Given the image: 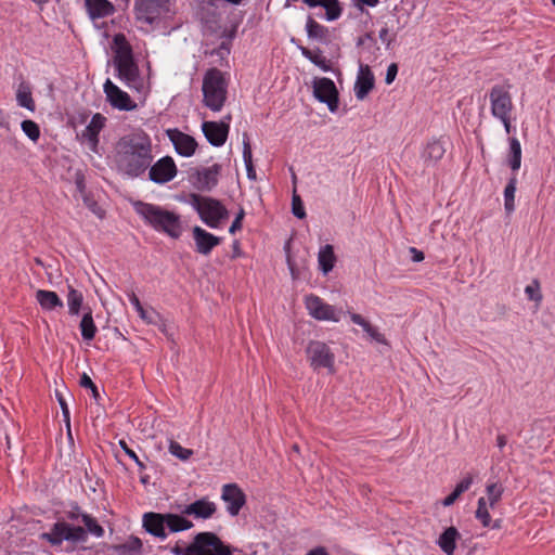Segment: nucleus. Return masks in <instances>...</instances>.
Segmentation results:
<instances>
[{"instance_id":"f257e3e1","label":"nucleus","mask_w":555,"mask_h":555,"mask_svg":"<svg viewBox=\"0 0 555 555\" xmlns=\"http://www.w3.org/2000/svg\"><path fill=\"white\" fill-rule=\"evenodd\" d=\"M152 160L151 139L144 133L125 135L116 144V166L131 178L145 172Z\"/></svg>"},{"instance_id":"f03ea898","label":"nucleus","mask_w":555,"mask_h":555,"mask_svg":"<svg viewBox=\"0 0 555 555\" xmlns=\"http://www.w3.org/2000/svg\"><path fill=\"white\" fill-rule=\"evenodd\" d=\"M81 521L86 528L73 526L66 521H57L52 526L49 532L42 534V538L49 541L52 545H60L63 541L72 543L86 542L88 533H91L96 538L103 537L104 529L93 517L88 514H82Z\"/></svg>"},{"instance_id":"7ed1b4c3","label":"nucleus","mask_w":555,"mask_h":555,"mask_svg":"<svg viewBox=\"0 0 555 555\" xmlns=\"http://www.w3.org/2000/svg\"><path fill=\"white\" fill-rule=\"evenodd\" d=\"M133 208L156 231L164 232L172 238H178L181 235L180 217L173 211L141 201L134 202Z\"/></svg>"},{"instance_id":"20e7f679","label":"nucleus","mask_w":555,"mask_h":555,"mask_svg":"<svg viewBox=\"0 0 555 555\" xmlns=\"http://www.w3.org/2000/svg\"><path fill=\"white\" fill-rule=\"evenodd\" d=\"M185 516L182 515V511L180 514L149 512L143 515V528L150 534L165 540L169 533L186 531L194 527Z\"/></svg>"},{"instance_id":"39448f33","label":"nucleus","mask_w":555,"mask_h":555,"mask_svg":"<svg viewBox=\"0 0 555 555\" xmlns=\"http://www.w3.org/2000/svg\"><path fill=\"white\" fill-rule=\"evenodd\" d=\"M114 42L117 46L114 55V65L118 73V78L125 82L130 89L140 90L142 88V80L140 78L139 67L134 63L132 49L122 34L114 37Z\"/></svg>"},{"instance_id":"423d86ee","label":"nucleus","mask_w":555,"mask_h":555,"mask_svg":"<svg viewBox=\"0 0 555 555\" xmlns=\"http://www.w3.org/2000/svg\"><path fill=\"white\" fill-rule=\"evenodd\" d=\"M227 88L228 83L219 69L207 70L202 86L205 106L212 112H220L227 100Z\"/></svg>"},{"instance_id":"0eeeda50","label":"nucleus","mask_w":555,"mask_h":555,"mask_svg":"<svg viewBox=\"0 0 555 555\" xmlns=\"http://www.w3.org/2000/svg\"><path fill=\"white\" fill-rule=\"evenodd\" d=\"M504 487L501 482L493 481L486 486V496L478 499L477 509L475 512V517L478 521H480L482 527L491 529L502 528L503 520L501 518L492 520L489 509L496 507L502 499Z\"/></svg>"},{"instance_id":"6e6552de","label":"nucleus","mask_w":555,"mask_h":555,"mask_svg":"<svg viewBox=\"0 0 555 555\" xmlns=\"http://www.w3.org/2000/svg\"><path fill=\"white\" fill-rule=\"evenodd\" d=\"M191 206L198 212L202 221L210 228H218L229 217L228 209L220 201L198 194L190 195Z\"/></svg>"},{"instance_id":"1a4fd4ad","label":"nucleus","mask_w":555,"mask_h":555,"mask_svg":"<svg viewBox=\"0 0 555 555\" xmlns=\"http://www.w3.org/2000/svg\"><path fill=\"white\" fill-rule=\"evenodd\" d=\"M134 11L139 22L151 25L169 12V0H135Z\"/></svg>"},{"instance_id":"9d476101","label":"nucleus","mask_w":555,"mask_h":555,"mask_svg":"<svg viewBox=\"0 0 555 555\" xmlns=\"http://www.w3.org/2000/svg\"><path fill=\"white\" fill-rule=\"evenodd\" d=\"M307 356L310 365L314 370L324 367L330 373L334 372L335 356L325 343L319 340L310 341L307 347Z\"/></svg>"},{"instance_id":"9b49d317","label":"nucleus","mask_w":555,"mask_h":555,"mask_svg":"<svg viewBox=\"0 0 555 555\" xmlns=\"http://www.w3.org/2000/svg\"><path fill=\"white\" fill-rule=\"evenodd\" d=\"M313 95L320 102L325 103L332 113L338 109V91L334 81L330 78H315L313 80Z\"/></svg>"},{"instance_id":"f8f14e48","label":"nucleus","mask_w":555,"mask_h":555,"mask_svg":"<svg viewBox=\"0 0 555 555\" xmlns=\"http://www.w3.org/2000/svg\"><path fill=\"white\" fill-rule=\"evenodd\" d=\"M305 304L312 318L320 321H339L338 311L333 306L324 302L319 296L313 294L306 296Z\"/></svg>"},{"instance_id":"ddd939ff","label":"nucleus","mask_w":555,"mask_h":555,"mask_svg":"<svg viewBox=\"0 0 555 555\" xmlns=\"http://www.w3.org/2000/svg\"><path fill=\"white\" fill-rule=\"evenodd\" d=\"M489 98L491 103V113L494 117L511 115L513 111V102L509 91L504 86L496 85L492 87Z\"/></svg>"},{"instance_id":"4468645a","label":"nucleus","mask_w":555,"mask_h":555,"mask_svg":"<svg viewBox=\"0 0 555 555\" xmlns=\"http://www.w3.org/2000/svg\"><path fill=\"white\" fill-rule=\"evenodd\" d=\"M177 175V166L170 156H165L150 167V180L157 184L171 181Z\"/></svg>"},{"instance_id":"2eb2a0df","label":"nucleus","mask_w":555,"mask_h":555,"mask_svg":"<svg viewBox=\"0 0 555 555\" xmlns=\"http://www.w3.org/2000/svg\"><path fill=\"white\" fill-rule=\"evenodd\" d=\"M106 99L109 104L119 111H133L137 108V104L131 100L129 94L118 88L109 79H107L103 86Z\"/></svg>"},{"instance_id":"dca6fc26","label":"nucleus","mask_w":555,"mask_h":555,"mask_svg":"<svg viewBox=\"0 0 555 555\" xmlns=\"http://www.w3.org/2000/svg\"><path fill=\"white\" fill-rule=\"evenodd\" d=\"M221 500L227 504L231 516H237L246 503V495L236 483H227L222 487Z\"/></svg>"},{"instance_id":"f3484780","label":"nucleus","mask_w":555,"mask_h":555,"mask_svg":"<svg viewBox=\"0 0 555 555\" xmlns=\"http://www.w3.org/2000/svg\"><path fill=\"white\" fill-rule=\"evenodd\" d=\"M220 168V165L215 164L211 167L196 170L191 176L194 188L199 191H210L218 183Z\"/></svg>"},{"instance_id":"a211bd4d","label":"nucleus","mask_w":555,"mask_h":555,"mask_svg":"<svg viewBox=\"0 0 555 555\" xmlns=\"http://www.w3.org/2000/svg\"><path fill=\"white\" fill-rule=\"evenodd\" d=\"M167 135L179 155L190 157L195 153L197 142L193 137L183 133L178 129H168Z\"/></svg>"},{"instance_id":"6ab92c4d","label":"nucleus","mask_w":555,"mask_h":555,"mask_svg":"<svg viewBox=\"0 0 555 555\" xmlns=\"http://www.w3.org/2000/svg\"><path fill=\"white\" fill-rule=\"evenodd\" d=\"M217 512V505L208 498H202L182 508V515L194 516L197 519H209Z\"/></svg>"},{"instance_id":"aec40b11","label":"nucleus","mask_w":555,"mask_h":555,"mask_svg":"<svg viewBox=\"0 0 555 555\" xmlns=\"http://www.w3.org/2000/svg\"><path fill=\"white\" fill-rule=\"evenodd\" d=\"M202 130L211 145L221 146L228 139L229 125L225 122L204 121Z\"/></svg>"},{"instance_id":"412c9836","label":"nucleus","mask_w":555,"mask_h":555,"mask_svg":"<svg viewBox=\"0 0 555 555\" xmlns=\"http://www.w3.org/2000/svg\"><path fill=\"white\" fill-rule=\"evenodd\" d=\"M374 75L369 65H360L358 77L354 83V94L360 101L364 100L374 88Z\"/></svg>"},{"instance_id":"4be33fe9","label":"nucleus","mask_w":555,"mask_h":555,"mask_svg":"<svg viewBox=\"0 0 555 555\" xmlns=\"http://www.w3.org/2000/svg\"><path fill=\"white\" fill-rule=\"evenodd\" d=\"M193 238L196 246V251L202 255H209L214 247L221 243V237L216 236L201 227H194Z\"/></svg>"},{"instance_id":"5701e85b","label":"nucleus","mask_w":555,"mask_h":555,"mask_svg":"<svg viewBox=\"0 0 555 555\" xmlns=\"http://www.w3.org/2000/svg\"><path fill=\"white\" fill-rule=\"evenodd\" d=\"M105 117L96 113L92 116L90 122L82 131V138L88 140L89 146L92 151L96 150L99 143V133L105 125Z\"/></svg>"},{"instance_id":"b1692460","label":"nucleus","mask_w":555,"mask_h":555,"mask_svg":"<svg viewBox=\"0 0 555 555\" xmlns=\"http://www.w3.org/2000/svg\"><path fill=\"white\" fill-rule=\"evenodd\" d=\"M85 5L91 20L106 17L115 12L113 3L108 0H85Z\"/></svg>"},{"instance_id":"393cba45","label":"nucleus","mask_w":555,"mask_h":555,"mask_svg":"<svg viewBox=\"0 0 555 555\" xmlns=\"http://www.w3.org/2000/svg\"><path fill=\"white\" fill-rule=\"evenodd\" d=\"M460 539V532L455 527L447 528L438 538V545L447 555H453L456 548V542Z\"/></svg>"},{"instance_id":"a878e982","label":"nucleus","mask_w":555,"mask_h":555,"mask_svg":"<svg viewBox=\"0 0 555 555\" xmlns=\"http://www.w3.org/2000/svg\"><path fill=\"white\" fill-rule=\"evenodd\" d=\"M444 153V143L441 140L434 139L426 144L422 158L427 164H436L443 157Z\"/></svg>"},{"instance_id":"bb28decb","label":"nucleus","mask_w":555,"mask_h":555,"mask_svg":"<svg viewBox=\"0 0 555 555\" xmlns=\"http://www.w3.org/2000/svg\"><path fill=\"white\" fill-rule=\"evenodd\" d=\"M36 300L43 310L52 311L63 307V301L55 292L38 289L36 292Z\"/></svg>"},{"instance_id":"cd10ccee","label":"nucleus","mask_w":555,"mask_h":555,"mask_svg":"<svg viewBox=\"0 0 555 555\" xmlns=\"http://www.w3.org/2000/svg\"><path fill=\"white\" fill-rule=\"evenodd\" d=\"M335 261L336 257L332 245H325L320 249L318 255V262L321 271L324 274H327L330 271L333 270Z\"/></svg>"},{"instance_id":"c85d7f7f","label":"nucleus","mask_w":555,"mask_h":555,"mask_svg":"<svg viewBox=\"0 0 555 555\" xmlns=\"http://www.w3.org/2000/svg\"><path fill=\"white\" fill-rule=\"evenodd\" d=\"M79 327L81 331V336L85 340H91L94 338L96 333V326L94 324L92 312L90 309H88V311L83 313Z\"/></svg>"},{"instance_id":"c756f323","label":"nucleus","mask_w":555,"mask_h":555,"mask_svg":"<svg viewBox=\"0 0 555 555\" xmlns=\"http://www.w3.org/2000/svg\"><path fill=\"white\" fill-rule=\"evenodd\" d=\"M83 302V295L73 286H68L67 306L72 315H78Z\"/></svg>"},{"instance_id":"7c9ffc66","label":"nucleus","mask_w":555,"mask_h":555,"mask_svg":"<svg viewBox=\"0 0 555 555\" xmlns=\"http://www.w3.org/2000/svg\"><path fill=\"white\" fill-rule=\"evenodd\" d=\"M508 165L513 171L518 170L521 165V145L518 139L516 138L509 139Z\"/></svg>"},{"instance_id":"2f4dec72","label":"nucleus","mask_w":555,"mask_h":555,"mask_svg":"<svg viewBox=\"0 0 555 555\" xmlns=\"http://www.w3.org/2000/svg\"><path fill=\"white\" fill-rule=\"evenodd\" d=\"M517 179L513 176L504 190V208L507 214L515 210V193H516Z\"/></svg>"},{"instance_id":"473e14b6","label":"nucleus","mask_w":555,"mask_h":555,"mask_svg":"<svg viewBox=\"0 0 555 555\" xmlns=\"http://www.w3.org/2000/svg\"><path fill=\"white\" fill-rule=\"evenodd\" d=\"M243 158L247 170V177L251 180L256 179V171L253 166V154L249 138L246 133L243 137Z\"/></svg>"},{"instance_id":"72a5a7b5","label":"nucleus","mask_w":555,"mask_h":555,"mask_svg":"<svg viewBox=\"0 0 555 555\" xmlns=\"http://www.w3.org/2000/svg\"><path fill=\"white\" fill-rule=\"evenodd\" d=\"M16 100L18 102V105H21L22 107H25L30 112L35 111L36 105L31 96V92L27 86H20L16 93Z\"/></svg>"},{"instance_id":"f704fd0d","label":"nucleus","mask_w":555,"mask_h":555,"mask_svg":"<svg viewBox=\"0 0 555 555\" xmlns=\"http://www.w3.org/2000/svg\"><path fill=\"white\" fill-rule=\"evenodd\" d=\"M306 28L309 38L323 40L326 37L327 29L312 17L308 18Z\"/></svg>"},{"instance_id":"c9c22d12","label":"nucleus","mask_w":555,"mask_h":555,"mask_svg":"<svg viewBox=\"0 0 555 555\" xmlns=\"http://www.w3.org/2000/svg\"><path fill=\"white\" fill-rule=\"evenodd\" d=\"M142 547V542L139 538L131 537L126 543L116 546L119 555H127L128 553H139Z\"/></svg>"},{"instance_id":"e433bc0d","label":"nucleus","mask_w":555,"mask_h":555,"mask_svg":"<svg viewBox=\"0 0 555 555\" xmlns=\"http://www.w3.org/2000/svg\"><path fill=\"white\" fill-rule=\"evenodd\" d=\"M322 7L326 11V18L328 21L337 20L341 14V8L338 0H324Z\"/></svg>"},{"instance_id":"4c0bfd02","label":"nucleus","mask_w":555,"mask_h":555,"mask_svg":"<svg viewBox=\"0 0 555 555\" xmlns=\"http://www.w3.org/2000/svg\"><path fill=\"white\" fill-rule=\"evenodd\" d=\"M169 452L182 461L189 460L193 454V451L191 449L183 448L180 443H178L175 440H171L169 442Z\"/></svg>"},{"instance_id":"58836bf2","label":"nucleus","mask_w":555,"mask_h":555,"mask_svg":"<svg viewBox=\"0 0 555 555\" xmlns=\"http://www.w3.org/2000/svg\"><path fill=\"white\" fill-rule=\"evenodd\" d=\"M23 132L34 142H37L40 137L39 126L30 120H24L21 125Z\"/></svg>"},{"instance_id":"ea45409f","label":"nucleus","mask_w":555,"mask_h":555,"mask_svg":"<svg viewBox=\"0 0 555 555\" xmlns=\"http://www.w3.org/2000/svg\"><path fill=\"white\" fill-rule=\"evenodd\" d=\"M137 312L139 313V317L142 319V321H144L146 324H157L160 319L159 313L152 307H142Z\"/></svg>"},{"instance_id":"a19ab883","label":"nucleus","mask_w":555,"mask_h":555,"mask_svg":"<svg viewBox=\"0 0 555 555\" xmlns=\"http://www.w3.org/2000/svg\"><path fill=\"white\" fill-rule=\"evenodd\" d=\"M525 293L527 294L530 300L540 304L542 301V293L540 291V283L538 280H533L531 284L527 285L525 288Z\"/></svg>"},{"instance_id":"79ce46f5","label":"nucleus","mask_w":555,"mask_h":555,"mask_svg":"<svg viewBox=\"0 0 555 555\" xmlns=\"http://www.w3.org/2000/svg\"><path fill=\"white\" fill-rule=\"evenodd\" d=\"M292 212L299 219H304L306 217L302 201L300 196L296 193V191H294L292 197Z\"/></svg>"},{"instance_id":"37998d69","label":"nucleus","mask_w":555,"mask_h":555,"mask_svg":"<svg viewBox=\"0 0 555 555\" xmlns=\"http://www.w3.org/2000/svg\"><path fill=\"white\" fill-rule=\"evenodd\" d=\"M79 385L81 387H83V388H89L92 391L93 398L95 400H99V398H100L99 390H98L96 386L94 385V383L92 382V379L90 378V376L87 373H83L81 375Z\"/></svg>"},{"instance_id":"c03bdc74","label":"nucleus","mask_w":555,"mask_h":555,"mask_svg":"<svg viewBox=\"0 0 555 555\" xmlns=\"http://www.w3.org/2000/svg\"><path fill=\"white\" fill-rule=\"evenodd\" d=\"M119 446H120V448L125 451V453H126L130 459H132V460L135 462V464L138 465V467H139V469H140V470H144V469H145V465H144V463L140 461V459L138 457V455L135 454V452H134L132 449H130V448L128 447V444L126 443V441H125V440H120V441H119Z\"/></svg>"},{"instance_id":"a18cd8bd","label":"nucleus","mask_w":555,"mask_h":555,"mask_svg":"<svg viewBox=\"0 0 555 555\" xmlns=\"http://www.w3.org/2000/svg\"><path fill=\"white\" fill-rule=\"evenodd\" d=\"M474 481V478L470 474H467L454 488V492L460 496L462 493L467 491L472 483Z\"/></svg>"},{"instance_id":"49530a36","label":"nucleus","mask_w":555,"mask_h":555,"mask_svg":"<svg viewBox=\"0 0 555 555\" xmlns=\"http://www.w3.org/2000/svg\"><path fill=\"white\" fill-rule=\"evenodd\" d=\"M55 396H56V399H57L59 404L61 406L64 421L67 424V426L69 427V410H68L67 403H66V401H65V399H64V397H63L61 391L55 390Z\"/></svg>"},{"instance_id":"de8ad7c7","label":"nucleus","mask_w":555,"mask_h":555,"mask_svg":"<svg viewBox=\"0 0 555 555\" xmlns=\"http://www.w3.org/2000/svg\"><path fill=\"white\" fill-rule=\"evenodd\" d=\"M300 52L301 54L308 59L310 62H312L314 65L318 64V61L321 60L323 57V55L321 54V51L318 50L317 52H313L311 50H309L308 48H305V47H300Z\"/></svg>"},{"instance_id":"09e8293b","label":"nucleus","mask_w":555,"mask_h":555,"mask_svg":"<svg viewBox=\"0 0 555 555\" xmlns=\"http://www.w3.org/2000/svg\"><path fill=\"white\" fill-rule=\"evenodd\" d=\"M349 315H350L351 321L354 324L360 325L365 333H367V331L372 327V324L369 321H366L361 314L350 312Z\"/></svg>"},{"instance_id":"8fccbe9b","label":"nucleus","mask_w":555,"mask_h":555,"mask_svg":"<svg viewBox=\"0 0 555 555\" xmlns=\"http://www.w3.org/2000/svg\"><path fill=\"white\" fill-rule=\"evenodd\" d=\"M349 315H350L351 321L354 324L360 325L365 333H367V331L372 327V324L369 321H366L361 314L350 312Z\"/></svg>"},{"instance_id":"3c124183","label":"nucleus","mask_w":555,"mask_h":555,"mask_svg":"<svg viewBox=\"0 0 555 555\" xmlns=\"http://www.w3.org/2000/svg\"><path fill=\"white\" fill-rule=\"evenodd\" d=\"M244 209H241L229 229V232L231 234H234L236 231L242 229V220L244 218Z\"/></svg>"},{"instance_id":"603ef678","label":"nucleus","mask_w":555,"mask_h":555,"mask_svg":"<svg viewBox=\"0 0 555 555\" xmlns=\"http://www.w3.org/2000/svg\"><path fill=\"white\" fill-rule=\"evenodd\" d=\"M397 74H398V65L396 63H391L387 68L385 82L387 85L392 83V81L396 79Z\"/></svg>"},{"instance_id":"864d4df0","label":"nucleus","mask_w":555,"mask_h":555,"mask_svg":"<svg viewBox=\"0 0 555 555\" xmlns=\"http://www.w3.org/2000/svg\"><path fill=\"white\" fill-rule=\"evenodd\" d=\"M373 340L377 341V343H380V344H385L386 343V339H385V336L383 334H380L378 332V330L376 327H374L372 325V327L367 331L366 333Z\"/></svg>"},{"instance_id":"5fc2aeb1","label":"nucleus","mask_w":555,"mask_h":555,"mask_svg":"<svg viewBox=\"0 0 555 555\" xmlns=\"http://www.w3.org/2000/svg\"><path fill=\"white\" fill-rule=\"evenodd\" d=\"M85 203L92 210V212L95 214L99 218L104 217V210L100 206H98V204L95 202H92V201H89L86 198Z\"/></svg>"},{"instance_id":"6e6d98bb","label":"nucleus","mask_w":555,"mask_h":555,"mask_svg":"<svg viewBox=\"0 0 555 555\" xmlns=\"http://www.w3.org/2000/svg\"><path fill=\"white\" fill-rule=\"evenodd\" d=\"M171 553L173 555H185L188 554V545L185 546L181 541H177L171 547Z\"/></svg>"},{"instance_id":"4d7b16f0","label":"nucleus","mask_w":555,"mask_h":555,"mask_svg":"<svg viewBox=\"0 0 555 555\" xmlns=\"http://www.w3.org/2000/svg\"><path fill=\"white\" fill-rule=\"evenodd\" d=\"M378 37L379 39L387 44V47H389L391 44V42L393 41L392 38L389 37V30L387 27H383L380 30H379V34H378Z\"/></svg>"},{"instance_id":"13d9d810","label":"nucleus","mask_w":555,"mask_h":555,"mask_svg":"<svg viewBox=\"0 0 555 555\" xmlns=\"http://www.w3.org/2000/svg\"><path fill=\"white\" fill-rule=\"evenodd\" d=\"M460 496L454 492L452 491L449 495H447L443 501H442V505L443 506H451L452 504H454V502L459 499Z\"/></svg>"},{"instance_id":"bf43d9fd","label":"nucleus","mask_w":555,"mask_h":555,"mask_svg":"<svg viewBox=\"0 0 555 555\" xmlns=\"http://www.w3.org/2000/svg\"><path fill=\"white\" fill-rule=\"evenodd\" d=\"M129 296V300L130 302L132 304V306L134 307V309L138 311L139 309H141L143 306L140 301V299L138 298V296L134 294V292H130L128 294Z\"/></svg>"},{"instance_id":"052dcab7","label":"nucleus","mask_w":555,"mask_h":555,"mask_svg":"<svg viewBox=\"0 0 555 555\" xmlns=\"http://www.w3.org/2000/svg\"><path fill=\"white\" fill-rule=\"evenodd\" d=\"M82 514H83V513H80V512H79V508H78V507H76V508H74L73 511L67 512L66 516H67V518H68V519H70V520H78L79 518H81V515H82Z\"/></svg>"},{"instance_id":"680f3d73","label":"nucleus","mask_w":555,"mask_h":555,"mask_svg":"<svg viewBox=\"0 0 555 555\" xmlns=\"http://www.w3.org/2000/svg\"><path fill=\"white\" fill-rule=\"evenodd\" d=\"M504 125V129L506 133L511 132L512 125H511V115H505L504 117H498Z\"/></svg>"},{"instance_id":"e2e57ef3","label":"nucleus","mask_w":555,"mask_h":555,"mask_svg":"<svg viewBox=\"0 0 555 555\" xmlns=\"http://www.w3.org/2000/svg\"><path fill=\"white\" fill-rule=\"evenodd\" d=\"M317 66L320 67L324 72H328L331 69L328 61L324 56L318 61Z\"/></svg>"},{"instance_id":"0e129e2a","label":"nucleus","mask_w":555,"mask_h":555,"mask_svg":"<svg viewBox=\"0 0 555 555\" xmlns=\"http://www.w3.org/2000/svg\"><path fill=\"white\" fill-rule=\"evenodd\" d=\"M411 253L414 254L413 260L416 262H420L424 259V254L421 250H417L416 248L412 247Z\"/></svg>"},{"instance_id":"69168bd1","label":"nucleus","mask_w":555,"mask_h":555,"mask_svg":"<svg viewBox=\"0 0 555 555\" xmlns=\"http://www.w3.org/2000/svg\"><path fill=\"white\" fill-rule=\"evenodd\" d=\"M324 0H302V2L305 4H307L308 7L310 8H315V7H322Z\"/></svg>"},{"instance_id":"338daca9","label":"nucleus","mask_w":555,"mask_h":555,"mask_svg":"<svg viewBox=\"0 0 555 555\" xmlns=\"http://www.w3.org/2000/svg\"><path fill=\"white\" fill-rule=\"evenodd\" d=\"M506 443H507V439H506V437L504 435H499L496 437V446H498V448L503 449L506 446Z\"/></svg>"},{"instance_id":"774afa93","label":"nucleus","mask_w":555,"mask_h":555,"mask_svg":"<svg viewBox=\"0 0 555 555\" xmlns=\"http://www.w3.org/2000/svg\"><path fill=\"white\" fill-rule=\"evenodd\" d=\"M307 555H328V554L325 551V548L318 547V548H314V550L310 551Z\"/></svg>"}]
</instances>
